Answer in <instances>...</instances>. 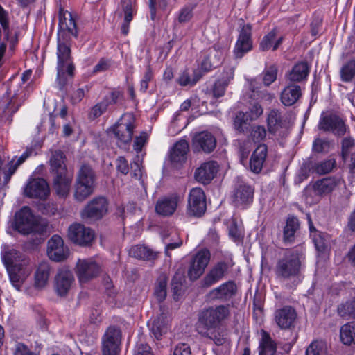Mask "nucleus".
Returning <instances> with one entry per match:
<instances>
[{
    "mask_svg": "<svg viewBox=\"0 0 355 355\" xmlns=\"http://www.w3.org/2000/svg\"><path fill=\"white\" fill-rule=\"evenodd\" d=\"M210 261V252L207 249L200 250L193 258L188 270L191 280L198 279L204 272Z\"/></svg>",
    "mask_w": 355,
    "mask_h": 355,
    "instance_id": "nucleus-14",
    "label": "nucleus"
},
{
    "mask_svg": "<svg viewBox=\"0 0 355 355\" xmlns=\"http://www.w3.org/2000/svg\"><path fill=\"white\" fill-rule=\"evenodd\" d=\"M260 335L259 355H277V345L280 343L272 339L270 334L264 329L260 331Z\"/></svg>",
    "mask_w": 355,
    "mask_h": 355,
    "instance_id": "nucleus-29",
    "label": "nucleus"
},
{
    "mask_svg": "<svg viewBox=\"0 0 355 355\" xmlns=\"http://www.w3.org/2000/svg\"><path fill=\"white\" fill-rule=\"evenodd\" d=\"M179 202L180 197L177 194L161 197L155 203V212L163 217L171 216L175 212Z\"/></svg>",
    "mask_w": 355,
    "mask_h": 355,
    "instance_id": "nucleus-21",
    "label": "nucleus"
},
{
    "mask_svg": "<svg viewBox=\"0 0 355 355\" xmlns=\"http://www.w3.org/2000/svg\"><path fill=\"white\" fill-rule=\"evenodd\" d=\"M202 336L211 340L218 346L223 345L230 343L227 332L220 329V327L218 329L210 331L208 336Z\"/></svg>",
    "mask_w": 355,
    "mask_h": 355,
    "instance_id": "nucleus-47",
    "label": "nucleus"
},
{
    "mask_svg": "<svg viewBox=\"0 0 355 355\" xmlns=\"http://www.w3.org/2000/svg\"><path fill=\"white\" fill-rule=\"evenodd\" d=\"M340 73V78L343 82H350L355 77V59L344 64Z\"/></svg>",
    "mask_w": 355,
    "mask_h": 355,
    "instance_id": "nucleus-50",
    "label": "nucleus"
},
{
    "mask_svg": "<svg viewBox=\"0 0 355 355\" xmlns=\"http://www.w3.org/2000/svg\"><path fill=\"white\" fill-rule=\"evenodd\" d=\"M168 329V319L164 313H161L153 322L151 332L157 340L160 339Z\"/></svg>",
    "mask_w": 355,
    "mask_h": 355,
    "instance_id": "nucleus-36",
    "label": "nucleus"
},
{
    "mask_svg": "<svg viewBox=\"0 0 355 355\" xmlns=\"http://www.w3.org/2000/svg\"><path fill=\"white\" fill-rule=\"evenodd\" d=\"M202 76V74L199 69L193 70L191 73L185 70L180 75L178 82L181 86H193Z\"/></svg>",
    "mask_w": 355,
    "mask_h": 355,
    "instance_id": "nucleus-42",
    "label": "nucleus"
},
{
    "mask_svg": "<svg viewBox=\"0 0 355 355\" xmlns=\"http://www.w3.org/2000/svg\"><path fill=\"white\" fill-rule=\"evenodd\" d=\"M232 266L230 262L225 261H220L213 265L203 279V286L208 288L222 280Z\"/></svg>",
    "mask_w": 355,
    "mask_h": 355,
    "instance_id": "nucleus-17",
    "label": "nucleus"
},
{
    "mask_svg": "<svg viewBox=\"0 0 355 355\" xmlns=\"http://www.w3.org/2000/svg\"><path fill=\"white\" fill-rule=\"evenodd\" d=\"M254 189L243 182L238 181L235 184L232 198L235 206L250 204L253 200Z\"/></svg>",
    "mask_w": 355,
    "mask_h": 355,
    "instance_id": "nucleus-23",
    "label": "nucleus"
},
{
    "mask_svg": "<svg viewBox=\"0 0 355 355\" xmlns=\"http://www.w3.org/2000/svg\"><path fill=\"white\" fill-rule=\"evenodd\" d=\"M96 172L88 164L83 163L78 172L75 183L74 198L78 202H83L91 196L95 187Z\"/></svg>",
    "mask_w": 355,
    "mask_h": 355,
    "instance_id": "nucleus-5",
    "label": "nucleus"
},
{
    "mask_svg": "<svg viewBox=\"0 0 355 355\" xmlns=\"http://www.w3.org/2000/svg\"><path fill=\"white\" fill-rule=\"evenodd\" d=\"M343 180L340 178L331 176L322 178L314 182L312 185L306 187L304 191V196L309 203H313L323 196L331 193Z\"/></svg>",
    "mask_w": 355,
    "mask_h": 355,
    "instance_id": "nucleus-7",
    "label": "nucleus"
},
{
    "mask_svg": "<svg viewBox=\"0 0 355 355\" xmlns=\"http://www.w3.org/2000/svg\"><path fill=\"white\" fill-rule=\"evenodd\" d=\"M122 338L121 330L116 326H110L102 338L103 355H119Z\"/></svg>",
    "mask_w": 355,
    "mask_h": 355,
    "instance_id": "nucleus-9",
    "label": "nucleus"
},
{
    "mask_svg": "<svg viewBox=\"0 0 355 355\" xmlns=\"http://www.w3.org/2000/svg\"><path fill=\"white\" fill-rule=\"evenodd\" d=\"M250 118L248 112H239L234 119V127L240 133H245L250 126Z\"/></svg>",
    "mask_w": 355,
    "mask_h": 355,
    "instance_id": "nucleus-46",
    "label": "nucleus"
},
{
    "mask_svg": "<svg viewBox=\"0 0 355 355\" xmlns=\"http://www.w3.org/2000/svg\"><path fill=\"white\" fill-rule=\"evenodd\" d=\"M333 145L328 139L316 138L313 142V151L317 153H327Z\"/></svg>",
    "mask_w": 355,
    "mask_h": 355,
    "instance_id": "nucleus-53",
    "label": "nucleus"
},
{
    "mask_svg": "<svg viewBox=\"0 0 355 355\" xmlns=\"http://www.w3.org/2000/svg\"><path fill=\"white\" fill-rule=\"evenodd\" d=\"M318 128L320 130L331 132L338 137H343L348 130L344 119L332 112L321 114Z\"/></svg>",
    "mask_w": 355,
    "mask_h": 355,
    "instance_id": "nucleus-8",
    "label": "nucleus"
},
{
    "mask_svg": "<svg viewBox=\"0 0 355 355\" xmlns=\"http://www.w3.org/2000/svg\"><path fill=\"white\" fill-rule=\"evenodd\" d=\"M277 68L275 65H271L265 69L263 72V83L266 86H269L277 79Z\"/></svg>",
    "mask_w": 355,
    "mask_h": 355,
    "instance_id": "nucleus-54",
    "label": "nucleus"
},
{
    "mask_svg": "<svg viewBox=\"0 0 355 355\" xmlns=\"http://www.w3.org/2000/svg\"><path fill=\"white\" fill-rule=\"evenodd\" d=\"M218 163L215 161L205 162L196 168L195 179L202 184H209L218 173Z\"/></svg>",
    "mask_w": 355,
    "mask_h": 355,
    "instance_id": "nucleus-26",
    "label": "nucleus"
},
{
    "mask_svg": "<svg viewBox=\"0 0 355 355\" xmlns=\"http://www.w3.org/2000/svg\"><path fill=\"white\" fill-rule=\"evenodd\" d=\"M311 236L318 251L324 252L328 248L329 239L325 233L315 231Z\"/></svg>",
    "mask_w": 355,
    "mask_h": 355,
    "instance_id": "nucleus-49",
    "label": "nucleus"
},
{
    "mask_svg": "<svg viewBox=\"0 0 355 355\" xmlns=\"http://www.w3.org/2000/svg\"><path fill=\"white\" fill-rule=\"evenodd\" d=\"M309 66L306 62L296 64L289 73L288 78L292 82H300L308 76Z\"/></svg>",
    "mask_w": 355,
    "mask_h": 355,
    "instance_id": "nucleus-40",
    "label": "nucleus"
},
{
    "mask_svg": "<svg viewBox=\"0 0 355 355\" xmlns=\"http://www.w3.org/2000/svg\"><path fill=\"white\" fill-rule=\"evenodd\" d=\"M336 163L334 159H329L315 163L313 166V170L319 175H324L331 172L336 166Z\"/></svg>",
    "mask_w": 355,
    "mask_h": 355,
    "instance_id": "nucleus-51",
    "label": "nucleus"
},
{
    "mask_svg": "<svg viewBox=\"0 0 355 355\" xmlns=\"http://www.w3.org/2000/svg\"><path fill=\"white\" fill-rule=\"evenodd\" d=\"M13 227L24 235H41L46 230V227L38 221L27 206L23 207L15 213Z\"/></svg>",
    "mask_w": 355,
    "mask_h": 355,
    "instance_id": "nucleus-6",
    "label": "nucleus"
},
{
    "mask_svg": "<svg viewBox=\"0 0 355 355\" xmlns=\"http://www.w3.org/2000/svg\"><path fill=\"white\" fill-rule=\"evenodd\" d=\"M1 258L12 284L17 290L19 291L31 272L30 269L27 267L28 259L22 253L15 249L5 251L2 253Z\"/></svg>",
    "mask_w": 355,
    "mask_h": 355,
    "instance_id": "nucleus-1",
    "label": "nucleus"
},
{
    "mask_svg": "<svg viewBox=\"0 0 355 355\" xmlns=\"http://www.w3.org/2000/svg\"><path fill=\"white\" fill-rule=\"evenodd\" d=\"M189 149V144L186 140L181 139L177 141L170 153V159L172 164L178 166L184 163L187 160Z\"/></svg>",
    "mask_w": 355,
    "mask_h": 355,
    "instance_id": "nucleus-30",
    "label": "nucleus"
},
{
    "mask_svg": "<svg viewBox=\"0 0 355 355\" xmlns=\"http://www.w3.org/2000/svg\"><path fill=\"white\" fill-rule=\"evenodd\" d=\"M118 10H121L119 16L124 13V20L121 27V33L126 35L129 32V26L133 18V8L131 0H120Z\"/></svg>",
    "mask_w": 355,
    "mask_h": 355,
    "instance_id": "nucleus-33",
    "label": "nucleus"
},
{
    "mask_svg": "<svg viewBox=\"0 0 355 355\" xmlns=\"http://www.w3.org/2000/svg\"><path fill=\"white\" fill-rule=\"evenodd\" d=\"M25 159H24V157H22L21 156H20L19 157L17 158V161L15 162V159H13L12 160H11L10 162H9V165H8V171L6 173V181H8L10 178V177L15 173V171L17 170V168L21 164H23L24 162H25Z\"/></svg>",
    "mask_w": 355,
    "mask_h": 355,
    "instance_id": "nucleus-61",
    "label": "nucleus"
},
{
    "mask_svg": "<svg viewBox=\"0 0 355 355\" xmlns=\"http://www.w3.org/2000/svg\"><path fill=\"white\" fill-rule=\"evenodd\" d=\"M13 355H35V354L24 343H17L15 345Z\"/></svg>",
    "mask_w": 355,
    "mask_h": 355,
    "instance_id": "nucleus-64",
    "label": "nucleus"
},
{
    "mask_svg": "<svg viewBox=\"0 0 355 355\" xmlns=\"http://www.w3.org/2000/svg\"><path fill=\"white\" fill-rule=\"evenodd\" d=\"M222 53L217 51L215 48L210 49L209 54L205 57L202 63V69L205 72L216 68L220 63Z\"/></svg>",
    "mask_w": 355,
    "mask_h": 355,
    "instance_id": "nucleus-38",
    "label": "nucleus"
},
{
    "mask_svg": "<svg viewBox=\"0 0 355 355\" xmlns=\"http://www.w3.org/2000/svg\"><path fill=\"white\" fill-rule=\"evenodd\" d=\"M73 282L74 277L71 271L66 268L59 270L54 280L55 292L61 297L67 295Z\"/></svg>",
    "mask_w": 355,
    "mask_h": 355,
    "instance_id": "nucleus-22",
    "label": "nucleus"
},
{
    "mask_svg": "<svg viewBox=\"0 0 355 355\" xmlns=\"http://www.w3.org/2000/svg\"><path fill=\"white\" fill-rule=\"evenodd\" d=\"M73 76V71H69L68 69H57V82L59 89L63 91L68 82V78Z\"/></svg>",
    "mask_w": 355,
    "mask_h": 355,
    "instance_id": "nucleus-52",
    "label": "nucleus"
},
{
    "mask_svg": "<svg viewBox=\"0 0 355 355\" xmlns=\"http://www.w3.org/2000/svg\"><path fill=\"white\" fill-rule=\"evenodd\" d=\"M47 254L51 260L63 261L69 256V250L64 247L63 239L58 235H53L48 241Z\"/></svg>",
    "mask_w": 355,
    "mask_h": 355,
    "instance_id": "nucleus-20",
    "label": "nucleus"
},
{
    "mask_svg": "<svg viewBox=\"0 0 355 355\" xmlns=\"http://www.w3.org/2000/svg\"><path fill=\"white\" fill-rule=\"evenodd\" d=\"M234 76V67H227L224 69L221 78L217 80L211 87V94L218 98L224 96L226 88Z\"/></svg>",
    "mask_w": 355,
    "mask_h": 355,
    "instance_id": "nucleus-28",
    "label": "nucleus"
},
{
    "mask_svg": "<svg viewBox=\"0 0 355 355\" xmlns=\"http://www.w3.org/2000/svg\"><path fill=\"white\" fill-rule=\"evenodd\" d=\"M300 227L298 219L295 216H289L283 230V240L285 243H291L295 239V234Z\"/></svg>",
    "mask_w": 355,
    "mask_h": 355,
    "instance_id": "nucleus-37",
    "label": "nucleus"
},
{
    "mask_svg": "<svg viewBox=\"0 0 355 355\" xmlns=\"http://www.w3.org/2000/svg\"><path fill=\"white\" fill-rule=\"evenodd\" d=\"M263 110L262 107L258 103L252 104L250 108V112L248 113L250 121L258 119L263 114Z\"/></svg>",
    "mask_w": 355,
    "mask_h": 355,
    "instance_id": "nucleus-63",
    "label": "nucleus"
},
{
    "mask_svg": "<svg viewBox=\"0 0 355 355\" xmlns=\"http://www.w3.org/2000/svg\"><path fill=\"white\" fill-rule=\"evenodd\" d=\"M50 274V267L46 263L39 266L35 275V284L37 288H43L46 286Z\"/></svg>",
    "mask_w": 355,
    "mask_h": 355,
    "instance_id": "nucleus-43",
    "label": "nucleus"
},
{
    "mask_svg": "<svg viewBox=\"0 0 355 355\" xmlns=\"http://www.w3.org/2000/svg\"><path fill=\"white\" fill-rule=\"evenodd\" d=\"M277 30L274 28L263 37L259 44L261 51H266L273 46L272 44L277 36Z\"/></svg>",
    "mask_w": 355,
    "mask_h": 355,
    "instance_id": "nucleus-55",
    "label": "nucleus"
},
{
    "mask_svg": "<svg viewBox=\"0 0 355 355\" xmlns=\"http://www.w3.org/2000/svg\"><path fill=\"white\" fill-rule=\"evenodd\" d=\"M286 121L284 119L280 111L272 109L267 116V126L268 132L275 134L279 130L286 128Z\"/></svg>",
    "mask_w": 355,
    "mask_h": 355,
    "instance_id": "nucleus-34",
    "label": "nucleus"
},
{
    "mask_svg": "<svg viewBox=\"0 0 355 355\" xmlns=\"http://www.w3.org/2000/svg\"><path fill=\"white\" fill-rule=\"evenodd\" d=\"M24 194L29 198L46 199L49 194V187L43 178H35L28 182Z\"/></svg>",
    "mask_w": 355,
    "mask_h": 355,
    "instance_id": "nucleus-24",
    "label": "nucleus"
},
{
    "mask_svg": "<svg viewBox=\"0 0 355 355\" xmlns=\"http://www.w3.org/2000/svg\"><path fill=\"white\" fill-rule=\"evenodd\" d=\"M76 272L80 282H87L98 275L100 266L92 259H79L76 263Z\"/></svg>",
    "mask_w": 355,
    "mask_h": 355,
    "instance_id": "nucleus-18",
    "label": "nucleus"
},
{
    "mask_svg": "<svg viewBox=\"0 0 355 355\" xmlns=\"http://www.w3.org/2000/svg\"><path fill=\"white\" fill-rule=\"evenodd\" d=\"M70 45V40L64 35L59 33L57 44V69H68L69 72L74 71L75 69L71 55Z\"/></svg>",
    "mask_w": 355,
    "mask_h": 355,
    "instance_id": "nucleus-13",
    "label": "nucleus"
},
{
    "mask_svg": "<svg viewBox=\"0 0 355 355\" xmlns=\"http://www.w3.org/2000/svg\"><path fill=\"white\" fill-rule=\"evenodd\" d=\"M327 343L322 340L313 341L306 350V355H327Z\"/></svg>",
    "mask_w": 355,
    "mask_h": 355,
    "instance_id": "nucleus-48",
    "label": "nucleus"
},
{
    "mask_svg": "<svg viewBox=\"0 0 355 355\" xmlns=\"http://www.w3.org/2000/svg\"><path fill=\"white\" fill-rule=\"evenodd\" d=\"M123 94L120 91L114 90L112 91L108 96L103 98V102L106 103L107 107L110 105L116 104L120 98H121Z\"/></svg>",
    "mask_w": 355,
    "mask_h": 355,
    "instance_id": "nucleus-62",
    "label": "nucleus"
},
{
    "mask_svg": "<svg viewBox=\"0 0 355 355\" xmlns=\"http://www.w3.org/2000/svg\"><path fill=\"white\" fill-rule=\"evenodd\" d=\"M216 139L209 131L205 130L195 135L193 138V150L197 153H210L216 147Z\"/></svg>",
    "mask_w": 355,
    "mask_h": 355,
    "instance_id": "nucleus-15",
    "label": "nucleus"
},
{
    "mask_svg": "<svg viewBox=\"0 0 355 355\" xmlns=\"http://www.w3.org/2000/svg\"><path fill=\"white\" fill-rule=\"evenodd\" d=\"M60 33L70 40L69 35L77 37L78 35V29L75 19L71 12H64L61 9L59 13V30L58 35Z\"/></svg>",
    "mask_w": 355,
    "mask_h": 355,
    "instance_id": "nucleus-25",
    "label": "nucleus"
},
{
    "mask_svg": "<svg viewBox=\"0 0 355 355\" xmlns=\"http://www.w3.org/2000/svg\"><path fill=\"white\" fill-rule=\"evenodd\" d=\"M135 128V120L131 115H124L116 123L112 128V132L118 140L119 146L132 141Z\"/></svg>",
    "mask_w": 355,
    "mask_h": 355,
    "instance_id": "nucleus-11",
    "label": "nucleus"
},
{
    "mask_svg": "<svg viewBox=\"0 0 355 355\" xmlns=\"http://www.w3.org/2000/svg\"><path fill=\"white\" fill-rule=\"evenodd\" d=\"M195 8V5H186L180 9L178 20L179 23L184 24L189 21L193 17V10Z\"/></svg>",
    "mask_w": 355,
    "mask_h": 355,
    "instance_id": "nucleus-56",
    "label": "nucleus"
},
{
    "mask_svg": "<svg viewBox=\"0 0 355 355\" xmlns=\"http://www.w3.org/2000/svg\"><path fill=\"white\" fill-rule=\"evenodd\" d=\"M167 281L165 274H161L156 281L154 295L159 302L164 301L166 297Z\"/></svg>",
    "mask_w": 355,
    "mask_h": 355,
    "instance_id": "nucleus-45",
    "label": "nucleus"
},
{
    "mask_svg": "<svg viewBox=\"0 0 355 355\" xmlns=\"http://www.w3.org/2000/svg\"><path fill=\"white\" fill-rule=\"evenodd\" d=\"M107 109L106 103L101 101L91 108L89 114V118L91 120H94L95 119L101 116L107 110Z\"/></svg>",
    "mask_w": 355,
    "mask_h": 355,
    "instance_id": "nucleus-59",
    "label": "nucleus"
},
{
    "mask_svg": "<svg viewBox=\"0 0 355 355\" xmlns=\"http://www.w3.org/2000/svg\"><path fill=\"white\" fill-rule=\"evenodd\" d=\"M276 277L282 280L299 279L302 272V261L297 250H286L276 262Z\"/></svg>",
    "mask_w": 355,
    "mask_h": 355,
    "instance_id": "nucleus-4",
    "label": "nucleus"
},
{
    "mask_svg": "<svg viewBox=\"0 0 355 355\" xmlns=\"http://www.w3.org/2000/svg\"><path fill=\"white\" fill-rule=\"evenodd\" d=\"M153 73L150 65L146 67V72L140 81V91L145 93L148 88V83L152 80Z\"/></svg>",
    "mask_w": 355,
    "mask_h": 355,
    "instance_id": "nucleus-60",
    "label": "nucleus"
},
{
    "mask_svg": "<svg viewBox=\"0 0 355 355\" xmlns=\"http://www.w3.org/2000/svg\"><path fill=\"white\" fill-rule=\"evenodd\" d=\"M266 145L261 144L252 153L250 159V168L254 173H259L267 157Z\"/></svg>",
    "mask_w": 355,
    "mask_h": 355,
    "instance_id": "nucleus-31",
    "label": "nucleus"
},
{
    "mask_svg": "<svg viewBox=\"0 0 355 355\" xmlns=\"http://www.w3.org/2000/svg\"><path fill=\"white\" fill-rule=\"evenodd\" d=\"M236 285L233 281H228L222 284L218 288L209 292V296L212 300H227L236 294Z\"/></svg>",
    "mask_w": 355,
    "mask_h": 355,
    "instance_id": "nucleus-32",
    "label": "nucleus"
},
{
    "mask_svg": "<svg viewBox=\"0 0 355 355\" xmlns=\"http://www.w3.org/2000/svg\"><path fill=\"white\" fill-rule=\"evenodd\" d=\"M354 139L350 137H345L341 142V155L344 160H345L349 153L350 150L354 146Z\"/></svg>",
    "mask_w": 355,
    "mask_h": 355,
    "instance_id": "nucleus-57",
    "label": "nucleus"
},
{
    "mask_svg": "<svg viewBox=\"0 0 355 355\" xmlns=\"http://www.w3.org/2000/svg\"><path fill=\"white\" fill-rule=\"evenodd\" d=\"M337 312L342 318L355 319V297L339 304Z\"/></svg>",
    "mask_w": 355,
    "mask_h": 355,
    "instance_id": "nucleus-44",
    "label": "nucleus"
},
{
    "mask_svg": "<svg viewBox=\"0 0 355 355\" xmlns=\"http://www.w3.org/2000/svg\"><path fill=\"white\" fill-rule=\"evenodd\" d=\"M229 313V309L225 305L203 309L198 315V320L196 323V331L200 336H208L210 331L220 327Z\"/></svg>",
    "mask_w": 355,
    "mask_h": 355,
    "instance_id": "nucleus-3",
    "label": "nucleus"
},
{
    "mask_svg": "<svg viewBox=\"0 0 355 355\" xmlns=\"http://www.w3.org/2000/svg\"><path fill=\"white\" fill-rule=\"evenodd\" d=\"M66 156L60 150L51 153L49 159L50 170L53 175V188L60 197L68 195L72 178L69 175L65 164Z\"/></svg>",
    "mask_w": 355,
    "mask_h": 355,
    "instance_id": "nucleus-2",
    "label": "nucleus"
},
{
    "mask_svg": "<svg viewBox=\"0 0 355 355\" xmlns=\"http://www.w3.org/2000/svg\"><path fill=\"white\" fill-rule=\"evenodd\" d=\"M252 26L248 24L243 25L240 31L239 37L234 48V55L236 58H241L244 54L252 49Z\"/></svg>",
    "mask_w": 355,
    "mask_h": 355,
    "instance_id": "nucleus-19",
    "label": "nucleus"
},
{
    "mask_svg": "<svg viewBox=\"0 0 355 355\" xmlns=\"http://www.w3.org/2000/svg\"><path fill=\"white\" fill-rule=\"evenodd\" d=\"M340 337L345 345L355 344V321L347 322L341 327Z\"/></svg>",
    "mask_w": 355,
    "mask_h": 355,
    "instance_id": "nucleus-41",
    "label": "nucleus"
},
{
    "mask_svg": "<svg viewBox=\"0 0 355 355\" xmlns=\"http://www.w3.org/2000/svg\"><path fill=\"white\" fill-rule=\"evenodd\" d=\"M297 313L289 306L277 309L275 313V320L277 324L282 329H290L294 327Z\"/></svg>",
    "mask_w": 355,
    "mask_h": 355,
    "instance_id": "nucleus-27",
    "label": "nucleus"
},
{
    "mask_svg": "<svg viewBox=\"0 0 355 355\" xmlns=\"http://www.w3.org/2000/svg\"><path fill=\"white\" fill-rule=\"evenodd\" d=\"M129 254L138 259L153 260L157 258V252L141 245L132 246L129 250Z\"/></svg>",
    "mask_w": 355,
    "mask_h": 355,
    "instance_id": "nucleus-39",
    "label": "nucleus"
},
{
    "mask_svg": "<svg viewBox=\"0 0 355 355\" xmlns=\"http://www.w3.org/2000/svg\"><path fill=\"white\" fill-rule=\"evenodd\" d=\"M301 88L297 85H290L286 87L281 93V102L286 106L295 104L301 96Z\"/></svg>",
    "mask_w": 355,
    "mask_h": 355,
    "instance_id": "nucleus-35",
    "label": "nucleus"
},
{
    "mask_svg": "<svg viewBox=\"0 0 355 355\" xmlns=\"http://www.w3.org/2000/svg\"><path fill=\"white\" fill-rule=\"evenodd\" d=\"M207 209L206 197L200 187L193 188L189 194L187 214L189 216L201 217Z\"/></svg>",
    "mask_w": 355,
    "mask_h": 355,
    "instance_id": "nucleus-12",
    "label": "nucleus"
},
{
    "mask_svg": "<svg viewBox=\"0 0 355 355\" xmlns=\"http://www.w3.org/2000/svg\"><path fill=\"white\" fill-rule=\"evenodd\" d=\"M108 202L103 196H98L89 201L82 211V218L92 222L102 218L107 212Z\"/></svg>",
    "mask_w": 355,
    "mask_h": 355,
    "instance_id": "nucleus-10",
    "label": "nucleus"
},
{
    "mask_svg": "<svg viewBox=\"0 0 355 355\" xmlns=\"http://www.w3.org/2000/svg\"><path fill=\"white\" fill-rule=\"evenodd\" d=\"M68 237L75 243L80 245H87L93 241L94 233L91 228L78 223L69 227Z\"/></svg>",
    "mask_w": 355,
    "mask_h": 355,
    "instance_id": "nucleus-16",
    "label": "nucleus"
},
{
    "mask_svg": "<svg viewBox=\"0 0 355 355\" xmlns=\"http://www.w3.org/2000/svg\"><path fill=\"white\" fill-rule=\"evenodd\" d=\"M250 136L254 142L262 141L266 136V130L263 125H254L252 127Z\"/></svg>",
    "mask_w": 355,
    "mask_h": 355,
    "instance_id": "nucleus-58",
    "label": "nucleus"
}]
</instances>
